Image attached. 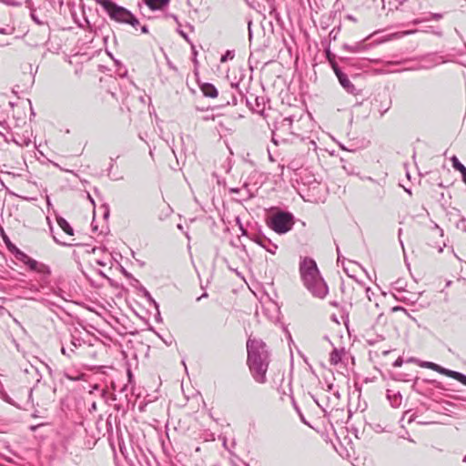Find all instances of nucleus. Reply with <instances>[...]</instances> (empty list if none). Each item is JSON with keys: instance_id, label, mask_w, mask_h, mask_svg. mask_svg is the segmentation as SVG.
<instances>
[{"instance_id": "obj_1", "label": "nucleus", "mask_w": 466, "mask_h": 466, "mask_svg": "<svg viewBox=\"0 0 466 466\" xmlns=\"http://www.w3.org/2000/svg\"><path fill=\"white\" fill-rule=\"evenodd\" d=\"M247 364L254 380L259 384L267 382V371L270 355L266 343L261 339H248L247 341Z\"/></svg>"}, {"instance_id": "obj_2", "label": "nucleus", "mask_w": 466, "mask_h": 466, "mask_svg": "<svg viewBox=\"0 0 466 466\" xmlns=\"http://www.w3.org/2000/svg\"><path fill=\"white\" fill-rule=\"evenodd\" d=\"M299 273L304 286L312 296L319 299L326 297L329 289L314 259L304 258L299 263Z\"/></svg>"}, {"instance_id": "obj_3", "label": "nucleus", "mask_w": 466, "mask_h": 466, "mask_svg": "<svg viewBox=\"0 0 466 466\" xmlns=\"http://www.w3.org/2000/svg\"><path fill=\"white\" fill-rule=\"evenodd\" d=\"M1 230L3 240L8 251L11 252L17 260L26 265L30 270L35 271L38 274H42L43 276L41 278V280L44 283H46L48 276L51 275V269L49 266L30 258L24 251L20 250L15 244L11 242L9 238L4 232V230Z\"/></svg>"}, {"instance_id": "obj_4", "label": "nucleus", "mask_w": 466, "mask_h": 466, "mask_svg": "<svg viewBox=\"0 0 466 466\" xmlns=\"http://www.w3.org/2000/svg\"><path fill=\"white\" fill-rule=\"evenodd\" d=\"M108 15L111 20L119 23L130 25L134 29H137L139 20L127 8L118 5L112 0H95Z\"/></svg>"}, {"instance_id": "obj_5", "label": "nucleus", "mask_w": 466, "mask_h": 466, "mask_svg": "<svg viewBox=\"0 0 466 466\" xmlns=\"http://www.w3.org/2000/svg\"><path fill=\"white\" fill-rule=\"evenodd\" d=\"M292 125L293 118L291 116L281 117L279 120H276L271 129V141L275 145L289 141L290 137L294 135Z\"/></svg>"}, {"instance_id": "obj_6", "label": "nucleus", "mask_w": 466, "mask_h": 466, "mask_svg": "<svg viewBox=\"0 0 466 466\" xmlns=\"http://www.w3.org/2000/svg\"><path fill=\"white\" fill-rule=\"evenodd\" d=\"M326 443L343 459L352 463V461L358 460L359 453L356 451L352 439H327Z\"/></svg>"}, {"instance_id": "obj_7", "label": "nucleus", "mask_w": 466, "mask_h": 466, "mask_svg": "<svg viewBox=\"0 0 466 466\" xmlns=\"http://www.w3.org/2000/svg\"><path fill=\"white\" fill-rule=\"evenodd\" d=\"M294 223V216L287 211H278L268 221V227L278 234L289 232L293 228Z\"/></svg>"}, {"instance_id": "obj_8", "label": "nucleus", "mask_w": 466, "mask_h": 466, "mask_svg": "<svg viewBox=\"0 0 466 466\" xmlns=\"http://www.w3.org/2000/svg\"><path fill=\"white\" fill-rule=\"evenodd\" d=\"M97 440L98 439H65L63 446L70 454L78 456L80 453L79 449L86 451L91 450L96 446Z\"/></svg>"}, {"instance_id": "obj_9", "label": "nucleus", "mask_w": 466, "mask_h": 466, "mask_svg": "<svg viewBox=\"0 0 466 466\" xmlns=\"http://www.w3.org/2000/svg\"><path fill=\"white\" fill-rule=\"evenodd\" d=\"M223 447L233 456L241 458L249 452L247 439H221Z\"/></svg>"}, {"instance_id": "obj_10", "label": "nucleus", "mask_w": 466, "mask_h": 466, "mask_svg": "<svg viewBox=\"0 0 466 466\" xmlns=\"http://www.w3.org/2000/svg\"><path fill=\"white\" fill-rule=\"evenodd\" d=\"M109 445L113 451V452L116 453V447L119 450V452L122 454L124 459L130 466H137L135 461L132 458V451L129 448L128 441L127 439H107Z\"/></svg>"}, {"instance_id": "obj_11", "label": "nucleus", "mask_w": 466, "mask_h": 466, "mask_svg": "<svg viewBox=\"0 0 466 466\" xmlns=\"http://www.w3.org/2000/svg\"><path fill=\"white\" fill-rule=\"evenodd\" d=\"M421 366L431 369V370H435L441 374L446 375L450 378H452L466 386V375L463 373L443 368L434 362H430V361L423 362V364Z\"/></svg>"}, {"instance_id": "obj_12", "label": "nucleus", "mask_w": 466, "mask_h": 466, "mask_svg": "<svg viewBox=\"0 0 466 466\" xmlns=\"http://www.w3.org/2000/svg\"><path fill=\"white\" fill-rule=\"evenodd\" d=\"M127 441H128L129 448L132 451V458L137 466H143V463H147V455L137 441H135V439H127Z\"/></svg>"}, {"instance_id": "obj_13", "label": "nucleus", "mask_w": 466, "mask_h": 466, "mask_svg": "<svg viewBox=\"0 0 466 466\" xmlns=\"http://www.w3.org/2000/svg\"><path fill=\"white\" fill-rule=\"evenodd\" d=\"M159 443L161 444L163 452L168 456L172 457L178 454H184L187 456L189 451L187 450H177L174 445L173 439H158Z\"/></svg>"}, {"instance_id": "obj_14", "label": "nucleus", "mask_w": 466, "mask_h": 466, "mask_svg": "<svg viewBox=\"0 0 466 466\" xmlns=\"http://www.w3.org/2000/svg\"><path fill=\"white\" fill-rule=\"evenodd\" d=\"M246 103L253 112L263 115L266 107V100L264 96H254L251 95L250 97H246Z\"/></svg>"}, {"instance_id": "obj_15", "label": "nucleus", "mask_w": 466, "mask_h": 466, "mask_svg": "<svg viewBox=\"0 0 466 466\" xmlns=\"http://www.w3.org/2000/svg\"><path fill=\"white\" fill-rule=\"evenodd\" d=\"M422 61L425 63V65L421 66L424 69L432 68L445 62L443 57L437 54H428L422 58Z\"/></svg>"}, {"instance_id": "obj_16", "label": "nucleus", "mask_w": 466, "mask_h": 466, "mask_svg": "<svg viewBox=\"0 0 466 466\" xmlns=\"http://www.w3.org/2000/svg\"><path fill=\"white\" fill-rule=\"evenodd\" d=\"M426 105L431 109H438L441 106V97L436 91H431L426 96Z\"/></svg>"}, {"instance_id": "obj_17", "label": "nucleus", "mask_w": 466, "mask_h": 466, "mask_svg": "<svg viewBox=\"0 0 466 466\" xmlns=\"http://www.w3.org/2000/svg\"><path fill=\"white\" fill-rule=\"evenodd\" d=\"M339 84L350 94L358 95V90L355 86L350 82L346 74H340L338 77Z\"/></svg>"}, {"instance_id": "obj_18", "label": "nucleus", "mask_w": 466, "mask_h": 466, "mask_svg": "<svg viewBox=\"0 0 466 466\" xmlns=\"http://www.w3.org/2000/svg\"><path fill=\"white\" fill-rule=\"evenodd\" d=\"M200 90L207 97L215 98L218 95V89L210 83H203L200 85Z\"/></svg>"}, {"instance_id": "obj_19", "label": "nucleus", "mask_w": 466, "mask_h": 466, "mask_svg": "<svg viewBox=\"0 0 466 466\" xmlns=\"http://www.w3.org/2000/svg\"><path fill=\"white\" fill-rule=\"evenodd\" d=\"M451 166L452 167L457 170V171H460L461 174V178H462V181L466 184V167L464 165H462L460 160L458 159V157L456 156H453L451 157Z\"/></svg>"}, {"instance_id": "obj_20", "label": "nucleus", "mask_w": 466, "mask_h": 466, "mask_svg": "<svg viewBox=\"0 0 466 466\" xmlns=\"http://www.w3.org/2000/svg\"><path fill=\"white\" fill-rule=\"evenodd\" d=\"M170 0H144L145 4L151 10H158L162 9L164 6L167 5Z\"/></svg>"}, {"instance_id": "obj_21", "label": "nucleus", "mask_w": 466, "mask_h": 466, "mask_svg": "<svg viewBox=\"0 0 466 466\" xmlns=\"http://www.w3.org/2000/svg\"><path fill=\"white\" fill-rule=\"evenodd\" d=\"M56 222L58 224V226L66 233L68 234L69 236H73L74 235V229L73 228L70 226V224L62 217H57L56 218Z\"/></svg>"}, {"instance_id": "obj_22", "label": "nucleus", "mask_w": 466, "mask_h": 466, "mask_svg": "<svg viewBox=\"0 0 466 466\" xmlns=\"http://www.w3.org/2000/svg\"><path fill=\"white\" fill-rule=\"evenodd\" d=\"M387 397H388V399H389V400L390 402V405L392 407L396 408V407H399L400 405L402 398H401V395L399 392H397V393L393 392L392 393L391 390H388L387 391Z\"/></svg>"}, {"instance_id": "obj_23", "label": "nucleus", "mask_w": 466, "mask_h": 466, "mask_svg": "<svg viewBox=\"0 0 466 466\" xmlns=\"http://www.w3.org/2000/svg\"><path fill=\"white\" fill-rule=\"evenodd\" d=\"M442 18V14H440V13H429L428 16H425L423 18H420V19H415L412 24L413 25H419L422 22H425V21H430V20H436V21H439Z\"/></svg>"}, {"instance_id": "obj_24", "label": "nucleus", "mask_w": 466, "mask_h": 466, "mask_svg": "<svg viewBox=\"0 0 466 466\" xmlns=\"http://www.w3.org/2000/svg\"><path fill=\"white\" fill-rule=\"evenodd\" d=\"M270 310L272 311V314L268 316V319L271 321H278L279 320V309L278 308V306L276 304L271 303L269 305V307L265 308V311L266 312H268Z\"/></svg>"}, {"instance_id": "obj_25", "label": "nucleus", "mask_w": 466, "mask_h": 466, "mask_svg": "<svg viewBox=\"0 0 466 466\" xmlns=\"http://www.w3.org/2000/svg\"><path fill=\"white\" fill-rule=\"evenodd\" d=\"M342 47H343V49L350 51V52H360V51L367 49V46L363 45L362 42L355 43L352 46L344 44Z\"/></svg>"}, {"instance_id": "obj_26", "label": "nucleus", "mask_w": 466, "mask_h": 466, "mask_svg": "<svg viewBox=\"0 0 466 466\" xmlns=\"http://www.w3.org/2000/svg\"><path fill=\"white\" fill-rule=\"evenodd\" d=\"M342 351L338 349H334L329 356V362L332 365H337L341 360Z\"/></svg>"}, {"instance_id": "obj_27", "label": "nucleus", "mask_w": 466, "mask_h": 466, "mask_svg": "<svg viewBox=\"0 0 466 466\" xmlns=\"http://www.w3.org/2000/svg\"><path fill=\"white\" fill-rule=\"evenodd\" d=\"M250 239L260 247L266 246L265 243H269V238L263 235H253L250 237Z\"/></svg>"}, {"instance_id": "obj_28", "label": "nucleus", "mask_w": 466, "mask_h": 466, "mask_svg": "<svg viewBox=\"0 0 466 466\" xmlns=\"http://www.w3.org/2000/svg\"><path fill=\"white\" fill-rule=\"evenodd\" d=\"M15 32V27L7 23H0V34L12 35Z\"/></svg>"}, {"instance_id": "obj_29", "label": "nucleus", "mask_w": 466, "mask_h": 466, "mask_svg": "<svg viewBox=\"0 0 466 466\" xmlns=\"http://www.w3.org/2000/svg\"><path fill=\"white\" fill-rule=\"evenodd\" d=\"M121 273L128 279H131L132 280V283L131 285L133 287H137L138 285H140V282L138 279H135L133 277V275L131 273H129L126 268H124L123 267L121 268Z\"/></svg>"}, {"instance_id": "obj_30", "label": "nucleus", "mask_w": 466, "mask_h": 466, "mask_svg": "<svg viewBox=\"0 0 466 466\" xmlns=\"http://www.w3.org/2000/svg\"><path fill=\"white\" fill-rule=\"evenodd\" d=\"M113 167H114V159L111 158V162H110L109 167L107 168V176L113 181L122 180L124 178L123 177H112Z\"/></svg>"}, {"instance_id": "obj_31", "label": "nucleus", "mask_w": 466, "mask_h": 466, "mask_svg": "<svg viewBox=\"0 0 466 466\" xmlns=\"http://www.w3.org/2000/svg\"><path fill=\"white\" fill-rule=\"evenodd\" d=\"M266 246H262L268 252L275 254L278 249V246L269 239V243H265Z\"/></svg>"}, {"instance_id": "obj_32", "label": "nucleus", "mask_w": 466, "mask_h": 466, "mask_svg": "<svg viewBox=\"0 0 466 466\" xmlns=\"http://www.w3.org/2000/svg\"><path fill=\"white\" fill-rule=\"evenodd\" d=\"M71 345L74 347V348H79L81 347L85 341L83 339L79 338V337H76V336H72V339H71Z\"/></svg>"}, {"instance_id": "obj_33", "label": "nucleus", "mask_w": 466, "mask_h": 466, "mask_svg": "<svg viewBox=\"0 0 466 466\" xmlns=\"http://www.w3.org/2000/svg\"><path fill=\"white\" fill-rule=\"evenodd\" d=\"M40 275H41V276H43L42 274H40ZM48 277H50V275H49ZM41 278H42V277H40V279H41ZM39 281H40V285H39V287H37L36 285L33 284V285L31 286V288H30V290H31V291H33V292H35V293L39 292L40 288H42V289H43V288H45V287L49 283V278H47V282H46V283H44L41 279H40Z\"/></svg>"}, {"instance_id": "obj_34", "label": "nucleus", "mask_w": 466, "mask_h": 466, "mask_svg": "<svg viewBox=\"0 0 466 466\" xmlns=\"http://www.w3.org/2000/svg\"><path fill=\"white\" fill-rule=\"evenodd\" d=\"M235 56L234 51L228 50L220 58L221 63H225L228 60H232Z\"/></svg>"}, {"instance_id": "obj_35", "label": "nucleus", "mask_w": 466, "mask_h": 466, "mask_svg": "<svg viewBox=\"0 0 466 466\" xmlns=\"http://www.w3.org/2000/svg\"><path fill=\"white\" fill-rule=\"evenodd\" d=\"M173 210L172 208L167 205L164 210L159 215V218L162 220L167 217H169L172 214Z\"/></svg>"}, {"instance_id": "obj_36", "label": "nucleus", "mask_w": 466, "mask_h": 466, "mask_svg": "<svg viewBox=\"0 0 466 466\" xmlns=\"http://www.w3.org/2000/svg\"><path fill=\"white\" fill-rule=\"evenodd\" d=\"M340 31L339 27H334L329 34V40H336Z\"/></svg>"}, {"instance_id": "obj_37", "label": "nucleus", "mask_w": 466, "mask_h": 466, "mask_svg": "<svg viewBox=\"0 0 466 466\" xmlns=\"http://www.w3.org/2000/svg\"><path fill=\"white\" fill-rule=\"evenodd\" d=\"M465 223H466V218H461L460 221L457 222V224H456V228L466 232V224Z\"/></svg>"}, {"instance_id": "obj_38", "label": "nucleus", "mask_w": 466, "mask_h": 466, "mask_svg": "<svg viewBox=\"0 0 466 466\" xmlns=\"http://www.w3.org/2000/svg\"><path fill=\"white\" fill-rule=\"evenodd\" d=\"M53 292H54L55 295L60 297L64 300L68 301V299L65 297L66 292L62 289L57 288V289H54Z\"/></svg>"}, {"instance_id": "obj_39", "label": "nucleus", "mask_w": 466, "mask_h": 466, "mask_svg": "<svg viewBox=\"0 0 466 466\" xmlns=\"http://www.w3.org/2000/svg\"><path fill=\"white\" fill-rule=\"evenodd\" d=\"M330 65H331L332 69H333L334 73L336 74L337 77H339V76H340V74H344L335 61L330 63Z\"/></svg>"}, {"instance_id": "obj_40", "label": "nucleus", "mask_w": 466, "mask_h": 466, "mask_svg": "<svg viewBox=\"0 0 466 466\" xmlns=\"http://www.w3.org/2000/svg\"><path fill=\"white\" fill-rule=\"evenodd\" d=\"M174 441V445H175V448L178 451V450H187L189 451V453L187 455H190L191 454V451H190V449L189 448H184V447H181L180 444H179V441L180 439H173Z\"/></svg>"}, {"instance_id": "obj_41", "label": "nucleus", "mask_w": 466, "mask_h": 466, "mask_svg": "<svg viewBox=\"0 0 466 466\" xmlns=\"http://www.w3.org/2000/svg\"><path fill=\"white\" fill-rule=\"evenodd\" d=\"M151 305L154 306V308L156 309V310L157 311V313L159 314V305L158 303L152 298V296H150V298H148L147 299Z\"/></svg>"}, {"instance_id": "obj_42", "label": "nucleus", "mask_w": 466, "mask_h": 466, "mask_svg": "<svg viewBox=\"0 0 466 466\" xmlns=\"http://www.w3.org/2000/svg\"><path fill=\"white\" fill-rule=\"evenodd\" d=\"M139 289L141 290V292L143 293V296L147 299L148 298H150L151 294L149 293V291L145 288L143 287L142 285H139Z\"/></svg>"}, {"instance_id": "obj_43", "label": "nucleus", "mask_w": 466, "mask_h": 466, "mask_svg": "<svg viewBox=\"0 0 466 466\" xmlns=\"http://www.w3.org/2000/svg\"><path fill=\"white\" fill-rule=\"evenodd\" d=\"M102 208L105 209V210H104L103 217H104V218H105V219H107V218H108V217H109V214H110L109 207H108V205L104 204V205L102 206Z\"/></svg>"}, {"instance_id": "obj_44", "label": "nucleus", "mask_w": 466, "mask_h": 466, "mask_svg": "<svg viewBox=\"0 0 466 466\" xmlns=\"http://www.w3.org/2000/svg\"><path fill=\"white\" fill-rule=\"evenodd\" d=\"M429 382L431 384L434 385L438 389L445 390V388L441 385V383L437 381V380H429Z\"/></svg>"}, {"instance_id": "obj_45", "label": "nucleus", "mask_w": 466, "mask_h": 466, "mask_svg": "<svg viewBox=\"0 0 466 466\" xmlns=\"http://www.w3.org/2000/svg\"><path fill=\"white\" fill-rule=\"evenodd\" d=\"M403 418H407L408 421L411 422L413 420V414L411 413L410 410H408V411L405 412Z\"/></svg>"}, {"instance_id": "obj_46", "label": "nucleus", "mask_w": 466, "mask_h": 466, "mask_svg": "<svg viewBox=\"0 0 466 466\" xmlns=\"http://www.w3.org/2000/svg\"><path fill=\"white\" fill-rule=\"evenodd\" d=\"M31 17L38 25H44L45 24L43 21L39 20V18L35 14H31Z\"/></svg>"}, {"instance_id": "obj_47", "label": "nucleus", "mask_w": 466, "mask_h": 466, "mask_svg": "<svg viewBox=\"0 0 466 466\" xmlns=\"http://www.w3.org/2000/svg\"><path fill=\"white\" fill-rule=\"evenodd\" d=\"M327 58L329 63L334 62L333 56L331 55L330 51L328 49L326 50Z\"/></svg>"}, {"instance_id": "obj_48", "label": "nucleus", "mask_w": 466, "mask_h": 466, "mask_svg": "<svg viewBox=\"0 0 466 466\" xmlns=\"http://www.w3.org/2000/svg\"><path fill=\"white\" fill-rule=\"evenodd\" d=\"M232 96V101H231V102H230V101H227V104H228V105L232 104L233 106H236V105H237V103H238V99H237V97H236L235 94H232V96Z\"/></svg>"}, {"instance_id": "obj_49", "label": "nucleus", "mask_w": 466, "mask_h": 466, "mask_svg": "<svg viewBox=\"0 0 466 466\" xmlns=\"http://www.w3.org/2000/svg\"><path fill=\"white\" fill-rule=\"evenodd\" d=\"M402 363H403L402 359L398 358V359L394 361L393 366H394V367H400V366H401V365H402Z\"/></svg>"}, {"instance_id": "obj_50", "label": "nucleus", "mask_w": 466, "mask_h": 466, "mask_svg": "<svg viewBox=\"0 0 466 466\" xmlns=\"http://www.w3.org/2000/svg\"><path fill=\"white\" fill-rule=\"evenodd\" d=\"M248 183H245L244 184V187L247 189L246 198L249 199V198H251L253 197V195L249 192V190L248 189Z\"/></svg>"}, {"instance_id": "obj_51", "label": "nucleus", "mask_w": 466, "mask_h": 466, "mask_svg": "<svg viewBox=\"0 0 466 466\" xmlns=\"http://www.w3.org/2000/svg\"><path fill=\"white\" fill-rule=\"evenodd\" d=\"M364 291H365L369 300H371L370 293L373 294V292L371 291L370 288H365Z\"/></svg>"}, {"instance_id": "obj_52", "label": "nucleus", "mask_w": 466, "mask_h": 466, "mask_svg": "<svg viewBox=\"0 0 466 466\" xmlns=\"http://www.w3.org/2000/svg\"><path fill=\"white\" fill-rule=\"evenodd\" d=\"M162 340L164 341V343L167 346H170L172 343H173V339L172 338H169V339H162Z\"/></svg>"}, {"instance_id": "obj_53", "label": "nucleus", "mask_w": 466, "mask_h": 466, "mask_svg": "<svg viewBox=\"0 0 466 466\" xmlns=\"http://www.w3.org/2000/svg\"><path fill=\"white\" fill-rule=\"evenodd\" d=\"M178 33L180 34V35H181L184 39H186L187 41H189L187 35L186 33H184V31H182V30H178Z\"/></svg>"}, {"instance_id": "obj_54", "label": "nucleus", "mask_w": 466, "mask_h": 466, "mask_svg": "<svg viewBox=\"0 0 466 466\" xmlns=\"http://www.w3.org/2000/svg\"><path fill=\"white\" fill-rule=\"evenodd\" d=\"M61 352L67 357H71L70 352H67V350L65 347H62Z\"/></svg>"}, {"instance_id": "obj_55", "label": "nucleus", "mask_w": 466, "mask_h": 466, "mask_svg": "<svg viewBox=\"0 0 466 466\" xmlns=\"http://www.w3.org/2000/svg\"><path fill=\"white\" fill-rule=\"evenodd\" d=\"M141 32H142L143 34H147V33H148V28H147V25H143V26H141Z\"/></svg>"}, {"instance_id": "obj_56", "label": "nucleus", "mask_w": 466, "mask_h": 466, "mask_svg": "<svg viewBox=\"0 0 466 466\" xmlns=\"http://www.w3.org/2000/svg\"><path fill=\"white\" fill-rule=\"evenodd\" d=\"M390 106H387V107H381V110H380V116H383L388 110H389Z\"/></svg>"}, {"instance_id": "obj_57", "label": "nucleus", "mask_w": 466, "mask_h": 466, "mask_svg": "<svg viewBox=\"0 0 466 466\" xmlns=\"http://www.w3.org/2000/svg\"><path fill=\"white\" fill-rule=\"evenodd\" d=\"M390 106H387V107H381V110H380V116H383L388 110H389Z\"/></svg>"}, {"instance_id": "obj_58", "label": "nucleus", "mask_w": 466, "mask_h": 466, "mask_svg": "<svg viewBox=\"0 0 466 466\" xmlns=\"http://www.w3.org/2000/svg\"><path fill=\"white\" fill-rule=\"evenodd\" d=\"M208 296V293H207V292H205V293H203L200 297H198V298L197 299V300H198V301H199L201 299H203V298H207Z\"/></svg>"}, {"instance_id": "obj_59", "label": "nucleus", "mask_w": 466, "mask_h": 466, "mask_svg": "<svg viewBox=\"0 0 466 466\" xmlns=\"http://www.w3.org/2000/svg\"><path fill=\"white\" fill-rule=\"evenodd\" d=\"M108 394H109V393L107 392V390H102L101 395H102V397H103V398H106Z\"/></svg>"}, {"instance_id": "obj_60", "label": "nucleus", "mask_w": 466, "mask_h": 466, "mask_svg": "<svg viewBox=\"0 0 466 466\" xmlns=\"http://www.w3.org/2000/svg\"><path fill=\"white\" fill-rule=\"evenodd\" d=\"M347 18L351 20V21H353V22H356V18L353 15H348Z\"/></svg>"}, {"instance_id": "obj_61", "label": "nucleus", "mask_w": 466, "mask_h": 466, "mask_svg": "<svg viewBox=\"0 0 466 466\" xmlns=\"http://www.w3.org/2000/svg\"><path fill=\"white\" fill-rule=\"evenodd\" d=\"M343 269H344V271L348 274V276H349V277H350V278H354L352 275H350V274L349 273V269H348V268L343 267Z\"/></svg>"}, {"instance_id": "obj_62", "label": "nucleus", "mask_w": 466, "mask_h": 466, "mask_svg": "<svg viewBox=\"0 0 466 466\" xmlns=\"http://www.w3.org/2000/svg\"><path fill=\"white\" fill-rule=\"evenodd\" d=\"M345 289H346V286H345V284L342 282V283H341V286H340V289H341V291H342L343 293H345Z\"/></svg>"}, {"instance_id": "obj_63", "label": "nucleus", "mask_w": 466, "mask_h": 466, "mask_svg": "<svg viewBox=\"0 0 466 466\" xmlns=\"http://www.w3.org/2000/svg\"><path fill=\"white\" fill-rule=\"evenodd\" d=\"M30 143V140L29 139H24V142L22 145H25V146H28Z\"/></svg>"}, {"instance_id": "obj_64", "label": "nucleus", "mask_w": 466, "mask_h": 466, "mask_svg": "<svg viewBox=\"0 0 466 466\" xmlns=\"http://www.w3.org/2000/svg\"><path fill=\"white\" fill-rule=\"evenodd\" d=\"M230 192H232V193H238L239 189L238 188H230Z\"/></svg>"}]
</instances>
